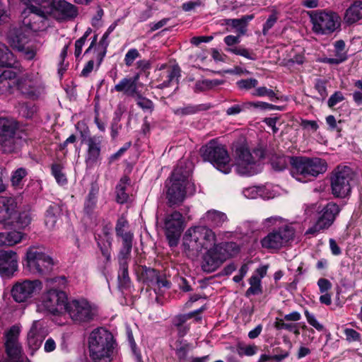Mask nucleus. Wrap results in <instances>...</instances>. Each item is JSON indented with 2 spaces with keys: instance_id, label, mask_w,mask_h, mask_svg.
Here are the masks:
<instances>
[{
  "instance_id": "bb28decb",
  "label": "nucleus",
  "mask_w": 362,
  "mask_h": 362,
  "mask_svg": "<svg viewBox=\"0 0 362 362\" xmlns=\"http://www.w3.org/2000/svg\"><path fill=\"white\" fill-rule=\"evenodd\" d=\"M117 91L123 93L124 95L134 98L139 91L135 81L132 78L124 77L122 78L111 90V92Z\"/></svg>"
},
{
  "instance_id": "bf43d9fd",
  "label": "nucleus",
  "mask_w": 362,
  "mask_h": 362,
  "mask_svg": "<svg viewBox=\"0 0 362 362\" xmlns=\"http://www.w3.org/2000/svg\"><path fill=\"white\" fill-rule=\"evenodd\" d=\"M128 231H130L129 222L124 216H122L117 221L115 226L116 235L117 236L122 235Z\"/></svg>"
},
{
  "instance_id": "f257e3e1",
  "label": "nucleus",
  "mask_w": 362,
  "mask_h": 362,
  "mask_svg": "<svg viewBox=\"0 0 362 362\" xmlns=\"http://www.w3.org/2000/svg\"><path fill=\"white\" fill-rule=\"evenodd\" d=\"M192 170L191 162L180 160L173 171L166 183V198L170 206L180 205L187 194L191 195L195 192V185L190 179Z\"/></svg>"
},
{
  "instance_id": "f704fd0d",
  "label": "nucleus",
  "mask_w": 362,
  "mask_h": 362,
  "mask_svg": "<svg viewBox=\"0 0 362 362\" xmlns=\"http://www.w3.org/2000/svg\"><path fill=\"white\" fill-rule=\"evenodd\" d=\"M211 107V105L210 104H200L197 105H188L187 106L173 110V112L175 115L178 116H185L194 115L200 111L207 110Z\"/></svg>"
},
{
  "instance_id": "423d86ee",
  "label": "nucleus",
  "mask_w": 362,
  "mask_h": 362,
  "mask_svg": "<svg viewBox=\"0 0 362 362\" xmlns=\"http://www.w3.org/2000/svg\"><path fill=\"white\" fill-rule=\"evenodd\" d=\"M25 8L21 12L23 25L28 29L37 31L45 27L49 10V0H21Z\"/></svg>"
},
{
  "instance_id": "72a5a7b5",
  "label": "nucleus",
  "mask_w": 362,
  "mask_h": 362,
  "mask_svg": "<svg viewBox=\"0 0 362 362\" xmlns=\"http://www.w3.org/2000/svg\"><path fill=\"white\" fill-rule=\"evenodd\" d=\"M362 18V2L356 1L346 11L344 21L353 24Z\"/></svg>"
},
{
  "instance_id": "b1692460",
  "label": "nucleus",
  "mask_w": 362,
  "mask_h": 362,
  "mask_svg": "<svg viewBox=\"0 0 362 362\" xmlns=\"http://www.w3.org/2000/svg\"><path fill=\"white\" fill-rule=\"evenodd\" d=\"M101 144L100 136L95 135L86 140L88 148L85 161L87 166L93 167L100 160Z\"/></svg>"
},
{
  "instance_id": "a19ab883",
  "label": "nucleus",
  "mask_w": 362,
  "mask_h": 362,
  "mask_svg": "<svg viewBox=\"0 0 362 362\" xmlns=\"http://www.w3.org/2000/svg\"><path fill=\"white\" fill-rule=\"evenodd\" d=\"M180 76V69L177 66H169L165 71L166 79L158 86L159 88H164L170 86L174 81H177Z\"/></svg>"
},
{
  "instance_id": "2f4dec72",
  "label": "nucleus",
  "mask_w": 362,
  "mask_h": 362,
  "mask_svg": "<svg viewBox=\"0 0 362 362\" xmlns=\"http://www.w3.org/2000/svg\"><path fill=\"white\" fill-rule=\"evenodd\" d=\"M254 18V15H245L241 18H229L225 20V25L235 28L240 35H245L248 23Z\"/></svg>"
},
{
  "instance_id": "58836bf2",
  "label": "nucleus",
  "mask_w": 362,
  "mask_h": 362,
  "mask_svg": "<svg viewBox=\"0 0 362 362\" xmlns=\"http://www.w3.org/2000/svg\"><path fill=\"white\" fill-rule=\"evenodd\" d=\"M124 259L122 257L119 256V270L118 272V280L119 286L122 287H127L130 282V279L128 273L127 259Z\"/></svg>"
},
{
  "instance_id": "c756f323",
  "label": "nucleus",
  "mask_w": 362,
  "mask_h": 362,
  "mask_svg": "<svg viewBox=\"0 0 362 362\" xmlns=\"http://www.w3.org/2000/svg\"><path fill=\"white\" fill-rule=\"evenodd\" d=\"M23 236V233L17 230L0 233V247L13 246L19 243Z\"/></svg>"
},
{
  "instance_id": "79ce46f5",
  "label": "nucleus",
  "mask_w": 362,
  "mask_h": 362,
  "mask_svg": "<svg viewBox=\"0 0 362 362\" xmlns=\"http://www.w3.org/2000/svg\"><path fill=\"white\" fill-rule=\"evenodd\" d=\"M223 81L218 79L209 80L203 79L197 81L194 87V91L195 93H200L204 91L209 90L214 88L215 86L221 85Z\"/></svg>"
},
{
  "instance_id": "a878e982",
  "label": "nucleus",
  "mask_w": 362,
  "mask_h": 362,
  "mask_svg": "<svg viewBox=\"0 0 362 362\" xmlns=\"http://www.w3.org/2000/svg\"><path fill=\"white\" fill-rule=\"evenodd\" d=\"M45 338V332L40 321H34L28 334V344L33 350L39 349Z\"/></svg>"
},
{
  "instance_id": "37998d69",
  "label": "nucleus",
  "mask_w": 362,
  "mask_h": 362,
  "mask_svg": "<svg viewBox=\"0 0 362 362\" xmlns=\"http://www.w3.org/2000/svg\"><path fill=\"white\" fill-rule=\"evenodd\" d=\"M109 36L110 35L107 33H105L100 39L98 47L95 49V60L97 61L98 66L101 64L106 54L107 48L109 45Z\"/></svg>"
},
{
  "instance_id": "39448f33",
  "label": "nucleus",
  "mask_w": 362,
  "mask_h": 362,
  "mask_svg": "<svg viewBox=\"0 0 362 362\" xmlns=\"http://www.w3.org/2000/svg\"><path fill=\"white\" fill-rule=\"evenodd\" d=\"M88 348L93 360L110 361L115 349L113 335L105 328L95 329L89 335Z\"/></svg>"
},
{
  "instance_id": "7ed1b4c3",
  "label": "nucleus",
  "mask_w": 362,
  "mask_h": 362,
  "mask_svg": "<svg viewBox=\"0 0 362 362\" xmlns=\"http://www.w3.org/2000/svg\"><path fill=\"white\" fill-rule=\"evenodd\" d=\"M47 282L50 286H56L58 288H49L43 293L37 310L53 315L64 313L69 303L66 293L62 290L66 284V279L65 276H57L47 279Z\"/></svg>"
},
{
  "instance_id": "a211bd4d",
  "label": "nucleus",
  "mask_w": 362,
  "mask_h": 362,
  "mask_svg": "<svg viewBox=\"0 0 362 362\" xmlns=\"http://www.w3.org/2000/svg\"><path fill=\"white\" fill-rule=\"evenodd\" d=\"M42 288L40 280H24L16 282L12 287L11 293L17 303H25L30 300L35 294Z\"/></svg>"
},
{
  "instance_id": "3c124183",
  "label": "nucleus",
  "mask_w": 362,
  "mask_h": 362,
  "mask_svg": "<svg viewBox=\"0 0 362 362\" xmlns=\"http://www.w3.org/2000/svg\"><path fill=\"white\" fill-rule=\"evenodd\" d=\"M134 98L136 101V105L144 111H153L154 107L153 103L151 100L142 96L140 91Z\"/></svg>"
},
{
  "instance_id": "0eeeda50",
  "label": "nucleus",
  "mask_w": 362,
  "mask_h": 362,
  "mask_svg": "<svg viewBox=\"0 0 362 362\" xmlns=\"http://www.w3.org/2000/svg\"><path fill=\"white\" fill-rule=\"evenodd\" d=\"M291 174L297 180L306 182L327 170V165L320 158L291 157Z\"/></svg>"
},
{
  "instance_id": "a18cd8bd",
  "label": "nucleus",
  "mask_w": 362,
  "mask_h": 362,
  "mask_svg": "<svg viewBox=\"0 0 362 362\" xmlns=\"http://www.w3.org/2000/svg\"><path fill=\"white\" fill-rule=\"evenodd\" d=\"M250 287L245 292V296L250 297V296L259 295L262 293V286L260 277L256 274H252L249 279Z\"/></svg>"
},
{
  "instance_id": "e2e57ef3",
  "label": "nucleus",
  "mask_w": 362,
  "mask_h": 362,
  "mask_svg": "<svg viewBox=\"0 0 362 362\" xmlns=\"http://www.w3.org/2000/svg\"><path fill=\"white\" fill-rule=\"evenodd\" d=\"M139 57H140V53L136 48L129 49L124 59L125 65L128 67L131 66Z\"/></svg>"
},
{
  "instance_id": "6e6552de",
  "label": "nucleus",
  "mask_w": 362,
  "mask_h": 362,
  "mask_svg": "<svg viewBox=\"0 0 362 362\" xmlns=\"http://www.w3.org/2000/svg\"><path fill=\"white\" fill-rule=\"evenodd\" d=\"M311 30L317 35H329L341 28V17L333 11L322 9L307 12Z\"/></svg>"
},
{
  "instance_id": "412c9836",
  "label": "nucleus",
  "mask_w": 362,
  "mask_h": 362,
  "mask_svg": "<svg viewBox=\"0 0 362 362\" xmlns=\"http://www.w3.org/2000/svg\"><path fill=\"white\" fill-rule=\"evenodd\" d=\"M49 16L58 21L73 19L78 15L77 8L64 0H49Z\"/></svg>"
},
{
  "instance_id": "5701e85b",
  "label": "nucleus",
  "mask_w": 362,
  "mask_h": 362,
  "mask_svg": "<svg viewBox=\"0 0 362 362\" xmlns=\"http://www.w3.org/2000/svg\"><path fill=\"white\" fill-rule=\"evenodd\" d=\"M18 269V255L13 251H0V275L10 278Z\"/></svg>"
},
{
  "instance_id": "f8f14e48",
  "label": "nucleus",
  "mask_w": 362,
  "mask_h": 362,
  "mask_svg": "<svg viewBox=\"0 0 362 362\" xmlns=\"http://www.w3.org/2000/svg\"><path fill=\"white\" fill-rule=\"evenodd\" d=\"M202 158L211 163L217 170L224 174L231 170L230 158L222 144L212 139L200 148Z\"/></svg>"
},
{
  "instance_id": "473e14b6",
  "label": "nucleus",
  "mask_w": 362,
  "mask_h": 362,
  "mask_svg": "<svg viewBox=\"0 0 362 362\" xmlns=\"http://www.w3.org/2000/svg\"><path fill=\"white\" fill-rule=\"evenodd\" d=\"M11 46L13 49L22 53L25 59L31 60L34 59L36 55V49L32 46H25L19 40L18 37L13 38L10 42Z\"/></svg>"
},
{
  "instance_id": "774afa93",
  "label": "nucleus",
  "mask_w": 362,
  "mask_h": 362,
  "mask_svg": "<svg viewBox=\"0 0 362 362\" xmlns=\"http://www.w3.org/2000/svg\"><path fill=\"white\" fill-rule=\"evenodd\" d=\"M354 86L358 88L357 90H355L353 93V99L354 101L357 105H361L362 104V80H357L354 83Z\"/></svg>"
},
{
  "instance_id": "cd10ccee",
  "label": "nucleus",
  "mask_w": 362,
  "mask_h": 362,
  "mask_svg": "<svg viewBox=\"0 0 362 362\" xmlns=\"http://www.w3.org/2000/svg\"><path fill=\"white\" fill-rule=\"evenodd\" d=\"M204 221L214 227H220L228 221L226 214L211 209L208 211L203 216Z\"/></svg>"
},
{
  "instance_id": "69168bd1",
  "label": "nucleus",
  "mask_w": 362,
  "mask_h": 362,
  "mask_svg": "<svg viewBox=\"0 0 362 362\" xmlns=\"http://www.w3.org/2000/svg\"><path fill=\"white\" fill-rule=\"evenodd\" d=\"M189 349V344L187 342L180 341L177 346L175 354L180 360H185L188 351Z\"/></svg>"
},
{
  "instance_id": "9b49d317",
  "label": "nucleus",
  "mask_w": 362,
  "mask_h": 362,
  "mask_svg": "<svg viewBox=\"0 0 362 362\" xmlns=\"http://www.w3.org/2000/svg\"><path fill=\"white\" fill-rule=\"evenodd\" d=\"M24 266L30 273L43 276L51 272L54 261L42 246L33 245L27 250Z\"/></svg>"
},
{
  "instance_id": "6e6d98bb",
  "label": "nucleus",
  "mask_w": 362,
  "mask_h": 362,
  "mask_svg": "<svg viewBox=\"0 0 362 362\" xmlns=\"http://www.w3.org/2000/svg\"><path fill=\"white\" fill-rule=\"evenodd\" d=\"M252 95L256 97H264L267 96L271 100L274 101L278 100L276 93L272 89H269L265 86L257 88L252 93Z\"/></svg>"
},
{
  "instance_id": "0e129e2a",
  "label": "nucleus",
  "mask_w": 362,
  "mask_h": 362,
  "mask_svg": "<svg viewBox=\"0 0 362 362\" xmlns=\"http://www.w3.org/2000/svg\"><path fill=\"white\" fill-rule=\"evenodd\" d=\"M247 110V102L239 103L229 107L226 113L227 115H236Z\"/></svg>"
},
{
  "instance_id": "e433bc0d",
  "label": "nucleus",
  "mask_w": 362,
  "mask_h": 362,
  "mask_svg": "<svg viewBox=\"0 0 362 362\" xmlns=\"http://www.w3.org/2000/svg\"><path fill=\"white\" fill-rule=\"evenodd\" d=\"M28 171L25 168H18L13 170L11 175V185L18 189H21L24 185V179L27 177Z\"/></svg>"
},
{
  "instance_id": "864d4df0",
  "label": "nucleus",
  "mask_w": 362,
  "mask_h": 362,
  "mask_svg": "<svg viewBox=\"0 0 362 362\" xmlns=\"http://www.w3.org/2000/svg\"><path fill=\"white\" fill-rule=\"evenodd\" d=\"M226 51L231 52L236 55H240L250 60L256 59V54L250 52L247 49L242 47H233L226 49Z\"/></svg>"
},
{
  "instance_id": "5fc2aeb1",
  "label": "nucleus",
  "mask_w": 362,
  "mask_h": 362,
  "mask_svg": "<svg viewBox=\"0 0 362 362\" xmlns=\"http://www.w3.org/2000/svg\"><path fill=\"white\" fill-rule=\"evenodd\" d=\"M52 174L54 177L56 181L61 185L66 184L67 180L65 175L62 172V167L59 164H53L51 168Z\"/></svg>"
},
{
  "instance_id": "4c0bfd02",
  "label": "nucleus",
  "mask_w": 362,
  "mask_h": 362,
  "mask_svg": "<svg viewBox=\"0 0 362 362\" xmlns=\"http://www.w3.org/2000/svg\"><path fill=\"white\" fill-rule=\"evenodd\" d=\"M122 240V247L120 250L119 256L122 257L124 259L129 258L132 248L134 234L131 231H128L122 235H117Z\"/></svg>"
},
{
  "instance_id": "f03ea898",
  "label": "nucleus",
  "mask_w": 362,
  "mask_h": 362,
  "mask_svg": "<svg viewBox=\"0 0 362 362\" xmlns=\"http://www.w3.org/2000/svg\"><path fill=\"white\" fill-rule=\"evenodd\" d=\"M214 232L206 226L188 228L184 236L182 247L185 253L190 258L198 257L204 249H209L216 243Z\"/></svg>"
},
{
  "instance_id": "c03bdc74",
  "label": "nucleus",
  "mask_w": 362,
  "mask_h": 362,
  "mask_svg": "<svg viewBox=\"0 0 362 362\" xmlns=\"http://www.w3.org/2000/svg\"><path fill=\"white\" fill-rule=\"evenodd\" d=\"M147 279L150 277L148 280L152 284H156L158 287L170 288V283L166 279L165 277L161 276L158 274V272L156 269H148L146 272Z\"/></svg>"
},
{
  "instance_id": "8fccbe9b",
  "label": "nucleus",
  "mask_w": 362,
  "mask_h": 362,
  "mask_svg": "<svg viewBox=\"0 0 362 362\" xmlns=\"http://www.w3.org/2000/svg\"><path fill=\"white\" fill-rule=\"evenodd\" d=\"M258 348L256 345H247L244 343H238L237 345V353L240 356H252L257 354Z\"/></svg>"
},
{
  "instance_id": "13d9d810",
  "label": "nucleus",
  "mask_w": 362,
  "mask_h": 362,
  "mask_svg": "<svg viewBox=\"0 0 362 362\" xmlns=\"http://www.w3.org/2000/svg\"><path fill=\"white\" fill-rule=\"evenodd\" d=\"M278 18V12L276 10H274L263 25L262 34L264 36L267 35L269 30L274 27L275 23L277 22Z\"/></svg>"
},
{
  "instance_id": "c9c22d12",
  "label": "nucleus",
  "mask_w": 362,
  "mask_h": 362,
  "mask_svg": "<svg viewBox=\"0 0 362 362\" xmlns=\"http://www.w3.org/2000/svg\"><path fill=\"white\" fill-rule=\"evenodd\" d=\"M104 238H99L98 245L100 247L103 255L109 261L111 257L110 247L112 245V238L109 232V229L105 228L103 229Z\"/></svg>"
},
{
  "instance_id": "20e7f679",
  "label": "nucleus",
  "mask_w": 362,
  "mask_h": 362,
  "mask_svg": "<svg viewBox=\"0 0 362 362\" xmlns=\"http://www.w3.org/2000/svg\"><path fill=\"white\" fill-rule=\"evenodd\" d=\"M265 224L276 226L261 240L262 247L269 250H279L286 246L294 238L295 230L280 216H272L264 220Z\"/></svg>"
},
{
  "instance_id": "338daca9",
  "label": "nucleus",
  "mask_w": 362,
  "mask_h": 362,
  "mask_svg": "<svg viewBox=\"0 0 362 362\" xmlns=\"http://www.w3.org/2000/svg\"><path fill=\"white\" fill-rule=\"evenodd\" d=\"M305 316L308 322L315 328L317 331L321 332L324 329V326L320 323L316 319L315 315L310 313L308 310H305L304 311Z\"/></svg>"
},
{
  "instance_id": "7c9ffc66",
  "label": "nucleus",
  "mask_w": 362,
  "mask_h": 362,
  "mask_svg": "<svg viewBox=\"0 0 362 362\" xmlns=\"http://www.w3.org/2000/svg\"><path fill=\"white\" fill-rule=\"evenodd\" d=\"M98 189L92 187L85 199L83 211L88 216L94 215L97 206Z\"/></svg>"
},
{
  "instance_id": "ea45409f",
  "label": "nucleus",
  "mask_w": 362,
  "mask_h": 362,
  "mask_svg": "<svg viewBox=\"0 0 362 362\" xmlns=\"http://www.w3.org/2000/svg\"><path fill=\"white\" fill-rule=\"evenodd\" d=\"M16 63L13 54L3 43L0 42V66H12Z\"/></svg>"
},
{
  "instance_id": "f3484780",
  "label": "nucleus",
  "mask_w": 362,
  "mask_h": 362,
  "mask_svg": "<svg viewBox=\"0 0 362 362\" xmlns=\"http://www.w3.org/2000/svg\"><path fill=\"white\" fill-rule=\"evenodd\" d=\"M185 226L184 217L180 212L174 211L165 216L164 228L170 247H175L177 245Z\"/></svg>"
},
{
  "instance_id": "4468645a",
  "label": "nucleus",
  "mask_w": 362,
  "mask_h": 362,
  "mask_svg": "<svg viewBox=\"0 0 362 362\" xmlns=\"http://www.w3.org/2000/svg\"><path fill=\"white\" fill-rule=\"evenodd\" d=\"M17 90L28 98H39L45 91V85L39 73L30 72L18 76Z\"/></svg>"
},
{
  "instance_id": "4be33fe9",
  "label": "nucleus",
  "mask_w": 362,
  "mask_h": 362,
  "mask_svg": "<svg viewBox=\"0 0 362 362\" xmlns=\"http://www.w3.org/2000/svg\"><path fill=\"white\" fill-rule=\"evenodd\" d=\"M17 214V202L14 197L0 196V224L11 226Z\"/></svg>"
},
{
  "instance_id": "6ab92c4d",
  "label": "nucleus",
  "mask_w": 362,
  "mask_h": 362,
  "mask_svg": "<svg viewBox=\"0 0 362 362\" xmlns=\"http://www.w3.org/2000/svg\"><path fill=\"white\" fill-rule=\"evenodd\" d=\"M20 329L17 326H12L5 332V349L7 354L6 362H23V349L18 341Z\"/></svg>"
},
{
  "instance_id": "1a4fd4ad",
  "label": "nucleus",
  "mask_w": 362,
  "mask_h": 362,
  "mask_svg": "<svg viewBox=\"0 0 362 362\" xmlns=\"http://www.w3.org/2000/svg\"><path fill=\"white\" fill-rule=\"evenodd\" d=\"M237 172L243 175L251 176L261 170L259 160L264 157L265 152L262 146H258L252 152L246 145L237 147Z\"/></svg>"
},
{
  "instance_id": "c85d7f7f",
  "label": "nucleus",
  "mask_w": 362,
  "mask_h": 362,
  "mask_svg": "<svg viewBox=\"0 0 362 362\" xmlns=\"http://www.w3.org/2000/svg\"><path fill=\"white\" fill-rule=\"evenodd\" d=\"M60 214L61 209L59 205L53 204L49 206L45 214V224L49 230H53L55 228Z\"/></svg>"
},
{
  "instance_id": "393cba45",
  "label": "nucleus",
  "mask_w": 362,
  "mask_h": 362,
  "mask_svg": "<svg viewBox=\"0 0 362 362\" xmlns=\"http://www.w3.org/2000/svg\"><path fill=\"white\" fill-rule=\"evenodd\" d=\"M18 76L16 72L6 69L0 74V95L12 94L17 90Z\"/></svg>"
},
{
  "instance_id": "603ef678",
  "label": "nucleus",
  "mask_w": 362,
  "mask_h": 362,
  "mask_svg": "<svg viewBox=\"0 0 362 362\" xmlns=\"http://www.w3.org/2000/svg\"><path fill=\"white\" fill-rule=\"evenodd\" d=\"M285 320L276 318V322L274 323V327L277 329H285L291 332H293L295 334H299V329L297 327L296 324L293 323H286L284 322Z\"/></svg>"
},
{
  "instance_id": "052dcab7",
  "label": "nucleus",
  "mask_w": 362,
  "mask_h": 362,
  "mask_svg": "<svg viewBox=\"0 0 362 362\" xmlns=\"http://www.w3.org/2000/svg\"><path fill=\"white\" fill-rule=\"evenodd\" d=\"M236 84L239 89L248 90L255 88L258 84V81L253 78L241 79L238 81Z\"/></svg>"
},
{
  "instance_id": "ddd939ff",
  "label": "nucleus",
  "mask_w": 362,
  "mask_h": 362,
  "mask_svg": "<svg viewBox=\"0 0 362 362\" xmlns=\"http://www.w3.org/2000/svg\"><path fill=\"white\" fill-rule=\"evenodd\" d=\"M354 173L348 166L337 167L331 175V189L335 197L344 198L348 196L351 189Z\"/></svg>"
},
{
  "instance_id": "9d476101",
  "label": "nucleus",
  "mask_w": 362,
  "mask_h": 362,
  "mask_svg": "<svg viewBox=\"0 0 362 362\" xmlns=\"http://www.w3.org/2000/svg\"><path fill=\"white\" fill-rule=\"evenodd\" d=\"M239 247L235 243H221L208 249L203 257L202 267L204 272H213L226 259L237 254Z\"/></svg>"
},
{
  "instance_id": "49530a36",
  "label": "nucleus",
  "mask_w": 362,
  "mask_h": 362,
  "mask_svg": "<svg viewBox=\"0 0 362 362\" xmlns=\"http://www.w3.org/2000/svg\"><path fill=\"white\" fill-rule=\"evenodd\" d=\"M266 188L264 186H252L243 190V195L247 199H257V197L267 198Z\"/></svg>"
},
{
  "instance_id": "de8ad7c7",
  "label": "nucleus",
  "mask_w": 362,
  "mask_h": 362,
  "mask_svg": "<svg viewBox=\"0 0 362 362\" xmlns=\"http://www.w3.org/2000/svg\"><path fill=\"white\" fill-rule=\"evenodd\" d=\"M128 181L129 180L127 177H123L116 187L117 202L118 203L124 204L128 200L129 195L126 192Z\"/></svg>"
},
{
  "instance_id": "2eb2a0df",
  "label": "nucleus",
  "mask_w": 362,
  "mask_h": 362,
  "mask_svg": "<svg viewBox=\"0 0 362 362\" xmlns=\"http://www.w3.org/2000/svg\"><path fill=\"white\" fill-rule=\"evenodd\" d=\"M17 128L13 119L0 117V145L5 153H13L19 148L21 139L16 136Z\"/></svg>"
},
{
  "instance_id": "4d7b16f0",
  "label": "nucleus",
  "mask_w": 362,
  "mask_h": 362,
  "mask_svg": "<svg viewBox=\"0 0 362 362\" xmlns=\"http://www.w3.org/2000/svg\"><path fill=\"white\" fill-rule=\"evenodd\" d=\"M247 110L260 109V110H282L279 106L269 104L265 102H247Z\"/></svg>"
},
{
  "instance_id": "680f3d73",
  "label": "nucleus",
  "mask_w": 362,
  "mask_h": 362,
  "mask_svg": "<svg viewBox=\"0 0 362 362\" xmlns=\"http://www.w3.org/2000/svg\"><path fill=\"white\" fill-rule=\"evenodd\" d=\"M205 5V0H189L182 5V8L186 12L195 10L197 8L203 7Z\"/></svg>"
},
{
  "instance_id": "dca6fc26",
  "label": "nucleus",
  "mask_w": 362,
  "mask_h": 362,
  "mask_svg": "<svg viewBox=\"0 0 362 362\" xmlns=\"http://www.w3.org/2000/svg\"><path fill=\"white\" fill-rule=\"evenodd\" d=\"M65 311L74 321L79 323L90 322L98 315L97 307L84 298L69 301Z\"/></svg>"
},
{
  "instance_id": "aec40b11",
  "label": "nucleus",
  "mask_w": 362,
  "mask_h": 362,
  "mask_svg": "<svg viewBox=\"0 0 362 362\" xmlns=\"http://www.w3.org/2000/svg\"><path fill=\"white\" fill-rule=\"evenodd\" d=\"M339 211V206L337 204L329 202L322 209L321 211L322 214L318 218L316 223L307 230L305 234L315 235L320 231L327 229L334 223Z\"/></svg>"
},
{
  "instance_id": "09e8293b",
  "label": "nucleus",
  "mask_w": 362,
  "mask_h": 362,
  "mask_svg": "<svg viewBox=\"0 0 362 362\" xmlns=\"http://www.w3.org/2000/svg\"><path fill=\"white\" fill-rule=\"evenodd\" d=\"M205 308L204 307H202L201 308H199V309H198L197 310H194L193 312H190V313H189L187 314L178 315L175 316L173 319V326L177 327H180V326H182V325H185V322L188 320L192 318L196 315L199 314Z\"/></svg>"
}]
</instances>
